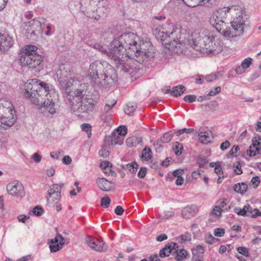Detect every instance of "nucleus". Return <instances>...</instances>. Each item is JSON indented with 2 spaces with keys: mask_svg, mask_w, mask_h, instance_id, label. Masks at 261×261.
<instances>
[{
  "mask_svg": "<svg viewBox=\"0 0 261 261\" xmlns=\"http://www.w3.org/2000/svg\"><path fill=\"white\" fill-rule=\"evenodd\" d=\"M94 47L110 59L118 70L124 72H132L133 70L130 64V57L141 64L154 57L151 43L132 32L114 38L110 43L108 50L106 46L100 44H95Z\"/></svg>",
  "mask_w": 261,
  "mask_h": 261,
  "instance_id": "1",
  "label": "nucleus"
},
{
  "mask_svg": "<svg viewBox=\"0 0 261 261\" xmlns=\"http://www.w3.org/2000/svg\"><path fill=\"white\" fill-rule=\"evenodd\" d=\"M171 31H159L158 39L170 51L174 54L184 53L191 49L210 55L219 54L223 50L224 43L221 39L217 38L207 30H196L190 37L188 34H182L180 29L170 25Z\"/></svg>",
  "mask_w": 261,
  "mask_h": 261,
  "instance_id": "2",
  "label": "nucleus"
},
{
  "mask_svg": "<svg viewBox=\"0 0 261 261\" xmlns=\"http://www.w3.org/2000/svg\"><path fill=\"white\" fill-rule=\"evenodd\" d=\"M23 93L35 105L45 108L51 114L56 113L57 93L51 85L36 79L29 80L24 84Z\"/></svg>",
  "mask_w": 261,
  "mask_h": 261,
  "instance_id": "3",
  "label": "nucleus"
},
{
  "mask_svg": "<svg viewBox=\"0 0 261 261\" xmlns=\"http://www.w3.org/2000/svg\"><path fill=\"white\" fill-rule=\"evenodd\" d=\"M82 80L95 88L111 86L117 81V74L107 62L96 61L90 64L88 74Z\"/></svg>",
  "mask_w": 261,
  "mask_h": 261,
  "instance_id": "4",
  "label": "nucleus"
},
{
  "mask_svg": "<svg viewBox=\"0 0 261 261\" xmlns=\"http://www.w3.org/2000/svg\"><path fill=\"white\" fill-rule=\"evenodd\" d=\"M247 16L241 10L239 14H237V17L231 22V26L225 27L220 32L224 37L229 40L238 38L243 35L245 27L247 25Z\"/></svg>",
  "mask_w": 261,
  "mask_h": 261,
  "instance_id": "5",
  "label": "nucleus"
},
{
  "mask_svg": "<svg viewBox=\"0 0 261 261\" xmlns=\"http://www.w3.org/2000/svg\"><path fill=\"white\" fill-rule=\"evenodd\" d=\"M12 104L8 100H2L0 101V128L7 129L12 126L15 119L13 116L10 118L4 116V113L7 111L12 115Z\"/></svg>",
  "mask_w": 261,
  "mask_h": 261,
  "instance_id": "6",
  "label": "nucleus"
},
{
  "mask_svg": "<svg viewBox=\"0 0 261 261\" xmlns=\"http://www.w3.org/2000/svg\"><path fill=\"white\" fill-rule=\"evenodd\" d=\"M82 81V78L73 77L70 79H65L63 80V82L59 81V82L64 89L65 92L68 96L67 98L70 99L71 96L72 95V91L75 90L77 85H80Z\"/></svg>",
  "mask_w": 261,
  "mask_h": 261,
  "instance_id": "7",
  "label": "nucleus"
},
{
  "mask_svg": "<svg viewBox=\"0 0 261 261\" xmlns=\"http://www.w3.org/2000/svg\"><path fill=\"white\" fill-rule=\"evenodd\" d=\"M19 61L22 66H28L30 68H35L39 65L42 61L40 55H24L19 56Z\"/></svg>",
  "mask_w": 261,
  "mask_h": 261,
  "instance_id": "8",
  "label": "nucleus"
},
{
  "mask_svg": "<svg viewBox=\"0 0 261 261\" xmlns=\"http://www.w3.org/2000/svg\"><path fill=\"white\" fill-rule=\"evenodd\" d=\"M64 186L63 183L53 184L48 191V197L47 198L48 202L55 204L58 202L61 198V188Z\"/></svg>",
  "mask_w": 261,
  "mask_h": 261,
  "instance_id": "9",
  "label": "nucleus"
},
{
  "mask_svg": "<svg viewBox=\"0 0 261 261\" xmlns=\"http://www.w3.org/2000/svg\"><path fill=\"white\" fill-rule=\"evenodd\" d=\"M97 102L96 99L86 95L85 98L82 100L81 104L77 110L80 113H89L93 110Z\"/></svg>",
  "mask_w": 261,
  "mask_h": 261,
  "instance_id": "10",
  "label": "nucleus"
},
{
  "mask_svg": "<svg viewBox=\"0 0 261 261\" xmlns=\"http://www.w3.org/2000/svg\"><path fill=\"white\" fill-rule=\"evenodd\" d=\"M8 193L13 196L22 198L25 195L24 188L20 182H13L9 183L7 186Z\"/></svg>",
  "mask_w": 261,
  "mask_h": 261,
  "instance_id": "11",
  "label": "nucleus"
},
{
  "mask_svg": "<svg viewBox=\"0 0 261 261\" xmlns=\"http://www.w3.org/2000/svg\"><path fill=\"white\" fill-rule=\"evenodd\" d=\"M210 22L219 33L225 27L226 22L220 17V9L213 13L210 18Z\"/></svg>",
  "mask_w": 261,
  "mask_h": 261,
  "instance_id": "12",
  "label": "nucleus"
},
{
  "mask_svg": "<svg viewBox=\"0 0 261 261\" xmlns=\"http://www.w3.org/2000/svg\"><path fill=\"white\" fill-rule=\"evenodd\" d=\"M87 245L93 250L97 251H105L107 249L106 243L99 240H95L94 238L88 237L86 239Z\"/></svg>",
  "mask_w": 261,
  "mask_h": 261,
  "instance_id": "13",
  "label": "nucleus"
},
{
  "mask_svg": "<svg viewBox=\"0 0 261 261\" xmlns=\"http://www.w3.org/2000/svg\"><path fill=\"white\" fill-rule=\"evenodd\" d=\"M44 24L45 22L43 19H42V21L38 19H33L30 21V28L28 29V30L31 31V36H36L38 34H42Z\"/></svg>",
  "mask_w": 261,
  "mask_h": 261,
  "instance_id": "14",
  "label": "nucleus"
},
{
  "mask_svg": "<svg viewBox=\"0 0 261 261\" xmlns=\"http://www.w3.org/2000/svg\"><path fill=\"white\" fill-rule=\"evenodd\" d=\"M89 85V82H86V81L81 82L80 85H77L76 88L74 90V91H72V95L71 96V99L69 100H71L75 98H77V100L82 99L85 95L84 91L87 90Z\"/></svg>",
  "mask_w": 261,
  "mask_h": 261,
  "instance_id": "15",
  "label": "nucleus"
},
{
  "mask_svg": "<svg viewBox=\"0 0 261 261\" xmlns=\"http://www.w3.org/2000/svg\"><path fill=\"white\" fill-rule=\"evenodd\" d=\"M64 238L60 234H58L49 241V248L51 252H56L61 249L64 245Z\"/></svg>",
  "mask_w": 261,
  "mask_h": 261,
  "instance_id": "16",
  "label": "nucleus"
},
{
  "mask_svg": "<svg viewBox=\"0 0 261 261\" xmlns=\"http://www.w3.org/2000/svg\"><path fill=\"white\" fill-rule=\"evenodd\" d=\"M71 70L70 66L67 63H63L60 65L56 72V75L58 81L63 82V80L67 77L70 74Z\"/></svg>",
  "mask_w": 261,
  "mask_h": 261,
  "instance_id": "17",
  "label": "nucleus"
},
{
  "mask_svg": "<svg viewBox=\"0 0 261 261\" xmlns=\"http://www.w3.org/2000/svg\"><path fill=\"white\" fill-rule=\"evenodd\" d=\"M13 44L12 38L7 34L0 33V50L5 51Z\"/></svg>",
  "mask_w": 261,
  "mask_h": 261,
  "instance_id": "18",
  "label": "nucleus"
},
{
  "mask_svg": "<svg viewBox=\"0 0 261 261\" xmlns=\"http://www.w3.org/2000/svg\"><path fill=\"white\" fill-rule=\"evenodd\" d=\"M184 3L190 7L201 6L209 7L216 0H182Z\"/></svg>",
  "mask_w": 261,
  "mask_h": 261,
  "instance_id": "19",
  "label": "nucleus"
},
{
  "mask_svg": "<svg viewBox=\"0 0 261 261\" xmlns=\"http://www.w3.org/2000/svg\"><path fill=\"white\" fill-rule=\"evenodd\" d=\"M175 247H177V244L170 242L167 244L160 251L159 255L161 257L168 256L170 254L173 255V252H175Z\"/></svg>",
  "mask_w": 261,
  "mask_h": 261,
  "instance_id": "20",
  "label": "nucleus"
},
{
  "mask_svg": "<svg viewBox=\"0 0 261 261\" xmlns=\"http://www.w3.org/2000/svg\"><path fill=\"white\" fill-rule=\"evenodd\" d=\"M176 251L173 252L175 259L176 261H184L188 257L189 253L188 251L185 249H179L178 245L177 244V247H175Z\"/></svg>",
  "mask_w": 261,
  "mask_h": 261,
  "instance_id": "21",
  "label": "nucleus"
},
{
  "mask_svg": "<svg viewBox=\"0 0 261 261\" xmlns=\"http://www.w3.org/2000/svg\"><path fill=\"white\" fill-rule=\"evenodd\" d=\"M37 47L33 45H27L21 49L19 56L24 55H39L37 54Z\"/></svg>",
  "mask_w": 261,
  "mask_h": 261,
  "instance_id": "22",
  "label": "nucleus"
},
{
  "mask_svg": "<svg viewBox=\"0 0 261 261\" xmlns=\"http://www.w3.org/2000/svg\"><path fill=\"white\" fill-rule=\"evenodd\" d=\"M98 187L103 191H109L113 189L111 182L108 181L103 178H99L96 180Z\"/></svg>",
  "mask_w": 261,
  "mask_h": 261,
  "instance_id": "23",
  "label": "nucleus"
},
{
  "mask_svg": "<svg viewBox=\"0 0 261 261\" xmlns=\"http://www.w3.org/2000/svg\"><path fill=\"white\" fill-rule=\"evenodd\" d=\"M196 207L195 206H187L181 211L182 217L185 219H190L196 214Z\"/></svg>",
  "mask_w": 261,
  "mask_h": 261,
  "instance_id": "24",
  "label": "nucleus"
},
{
  "mask_svg": "<svg viewBox=\"0 0 261 261\" xmlns=\"http://www.w3.org/2000/svg\"><path fill=\"white\" fill-rule=\"evenodd\" d=\"M198 137L201 143L204 144H207L211 141V139H212V134L210 131L200 132L198 134Z\"/></svg>",
  "mask_w": 261,
  "mask_h": 261,
  "instance_id": "25",
  "label": "nucleus"
},
{
  "mask_svg": "<svg viewBox=\"0 0 261 261\" xmlns=\"http://www.w3.org/2000/svg\"><path fill=\"white\" fill-rule=\"evenodd\" d=\"M118 134V132H113L112 136L109 137V141L111 140V144L112 145H121L123 143L124 138L123 136H120Z\"/></svg>",
  "mask_w": 261,
  "mask_h": 261,
  "instance_id": "26",
  "label": "nucleus"
},
{
  "mask_svg": "<svg viewBox=\"0 0 261 261\" xmlns=\"http://www.w3.org/2000/svg\"><path fill=\"white\" fill-rule=\"evenodd\" d=\"M143 139L142 137L133 136L128 138L126 141V144L128 147H133L139 144L142 145Z\"/></svg>",
  "mask_w": 261,
  "mask_h": 261,
  "instance_id": "27",
  "label": "nucleus"
},
{
  "mask_svg": "<svg viewBox=\"0 0 261 261\" xmlns=\"http://www.w3.org/2000/svg\"><path fill=\"white\" fill-rule=\"evenodd\" d=\"M242 11V12H244V9L238 6H231L230 7H224L221 10L224 13V14H226V13H230L232 14H239V12L240 11ZM237 17V15H236V18Z\"/></svg>",
  "mask_w": 261,
  "mask_h": 261,
  "instance_id": "28",
  "label": "nucleus"
},
{
  "mask_svg": "<svg viewBox=\"0 0 261 261\" xmlns=\"http://www.w3.org/2000/svg\"><path fill=\"white\" fill-rule=\"evenodd\" d=\"M233 189L238 193L244 194L248 189V186L245 182L238 183L234 185Z\"/></svg>",
  "mask_w": 261,
  "mask_h": 261,
  "instance_id": "29",
  "label": "nucleus"
},
{
  "mask_svg": "<svg viewBox=\"0 0 261 261\" xmlns=\"http://www.w3.org/2000/svg\"><path fill=\"white\" fill-rule=\"evenodd\" d=\"M186 90V87L183 85H178L173 87L171 95L177 97L180 96Z\"/></svg>",
  "mask_w": 261,
  "mask_h": 261,
  "instance_id": "30",
  "label": "nucleus"
},
{
  "mask_svg": "<svg viewBox=\"0 0 261 261\" xmlns=\"http://www.w3.org/2000/svg\"><path fill=\"white\" fill-rule=\"evenodd\" d=\"M174 134V130L165 133L160 138L161 142L163 143L169 142L172 140Z\"/></svg>",
  "mask_w": 261,
  "mask_h": 261,
  "instance_id": "31",
  "label": "nucleus"
},
{
  "mask_svg": "<svg viewBox=\"0 0 261 261\" xmlns=\"http://www.w3.org/2000/svg\"><path fill=\"white\" fill-rule=\"evenodd\" d=\"M123 169L126 168L132 173H136L138 168V165L136 162H133L131 163L127 164L125 165H123Z\"/></svg>",
  "mask_w": 261,
  "mask_h": 261,
  "instance_id": "32",
  "label": "nucleus"
},
{
  "mask_svg": "<svg viewBox=\"0 0 261 261\" xmlns=\"http://www.w3.org/2000/svg\"><path fill=\"white\" fill-rule=\"evenodd\" d=\"M142 159L145 161H149L152 157V151L150 148L145 147L143 150Z\"/></svg>",
  "mask_w": 261,
  "mask_h": 261,
  "instance_id": "33",
  "label": "nucleus"
},
{
  "mask_svg": "<svg viewBox=\"0 0 261 261\" xmlns=\"http://www.w3.org/2000/svg\"><path fill=\"white\" fill-rule=\"evenodd\" d=\"M227 203L228 200L227 199H223L220 200L219 205L218 206L220 207L222 212L228 211L230 209V206H227Z\"/></svg>",
  "mask_w": 261,
  "mask_h": 261,
  "instance_id": "34",
  "label": "nucleus"
},
{
  "mask_svg": "<svg viewBox=\"0 0 261 261\" xmlns=\"http://www.w3.org/2000/svg\"><path fill=\"white\" fill-rule=\"evenodd\" d=\"M259 150H260L258 148H256L254 145L253 146L252 145H251L249 149L247 150V154L249 156H254L259 153Z\"/></svg>",
  "mask_w": 261,
  "mask_h": 261,
  "instance_id": "35",
  "label": "nucleus"
},
{
  "mask_svg": "<svg viewBox=\"0 0 261 261\" xmlns=\"http://www.w3.org/2000/svg\"><path fill=\"white\" fill-rule=\"evenodd\" d=\"M183 146L181 144L176 142L173 147V150L176 155H180L182 153Z\"/></svg>",
  "mask_w": 261,
  "mask_h": 261,
  "instance_id": "36",
  "label": "nucleus"
},
{
  "mask_svg": "<svg viewBox=\"0 0 261 261\" xmlns=\"http://www.w3.org/2000/svg\"><path fill=\"white\" fill-rule=\"evenodd\" d=\"M194 132V129L193 128H184L179 130L174 129V132L176 134L177 136H180L184 133L186 134H191Z\"/></svg>",
  "mask_w": 261,
  "mask_h": 261,
  "instance_id": "37",
  "label": "nucleus"
},
{
  "mask_svg": "<svg viewBox=\"0 0 261 261\" xmlns=\"http://www.w3.org/2000/svg\"><path fill=\"white\" fill-rule=\"evenodd\" d=\"M127 127L124 125L119 126L117 129L114 132H118V134H119V135L120 136L124 137L127 134Z\"/></svg>",
  "mask_w": 261,
  "mask_h": 261,
  "instance_id": "38",
  "label": "nucleus"
},
{
  "mask_svg": "<svg viewBox=\"0 0 261 261\" xmlns=\"http://www.w3.org/2000/svg\"><path fill=\"white\" fill-rule=\"evenodd\" d=\"M253 146H255L256 148H258L259 150H261V137L259 136L255 137L252 139Z\"/></svg>",
  "mask_w": 261,
  "mask_h": 261,
  "instance_id": "39",
  "label": "nucleus"
},
{
  "mask_svg": "<svg viewBox=\"0 0 261 261\" xmlns=\"http://www.w3.org/2000/svg\"><path fill=\"white\" fill-rule=\"evenodd\" d=\"M81 128L83 131L87 133L88 138H90L91 135V125L88 123H84L81 125Z\"/></svg>",
  "mask_w": 261,
  "mask_h": 261,
  "instance_id": "40",
  "label": "nucleus"
},
{
  "mask_svg": "<svg viewBox=\"0 0 261 261\" xmlns=\"http://www.w3.org/2000/svg\"><path fill=\"white\" fill-rule=\"evenodd\" d=\"M234 212L239 216H242L244 217L248 216V215L246 214V210L245 209V206H244L243 208L236 207L233 209Z\"/></svg>",
  "mask_w": 261,
  "mask_h": 261,
  "instance_id": "41",
  "label": "nucleus"
},
{
  "mask_svg": "<svg viewBox=\"0 0 261 261\" xmlns=\"http://www.w3.org/2000/svg\"><path fill=\"white\" fill-rule=\"evenodd\" d=\"M137 106L136 105H127L124 109L125 113L127 115H131L136 110Z\"/></svg>",
  "mask_w": 261,
  "mask_h": 261,
  "instance_id": "42",
  "label": "nucleus"
},
{
  "mask_svg": "<svg viewBox=\"0 0 261 261\" xmlns=\"http://www.w3.org/2000/svg\"><path fill=\"white\" fill-rule=\"evenodd\" d=\"M100 156L107 158L109 155V151L106 146H102L98 153Z\"/></svg>",
  "mask_w": 261,
  "mask_h": 261,
  "instance_id": "43",
  "label": "nucleus"
},
{
  "mask_svg": "<svg viewBox=\"0 0 261 261\" xmlns=\"http://www.w3.org/2000/svg\"><path fill=\"white\" fill-rule=\"evenodd\" d=\"M111 199L108 196H106L101 199V205L105 208L110 205Z\"/></svg>",
  "mask_w": 261,
  "mask_h": 261,
  "instance_id": "44",
  "label": "nucleus"
},
{
  "mask_svg": "<svg viewBox=\"0 0 261 261\" xmlns=\"http://www.w3.org/2000/svg\"><path fill=\"white\" fill-rule=\"evenodd\" d=\"M252 64V59L251 58H247L245 59H244L241 65L246 69L249 67V66Z\"/></svg>",
  "mask_w": 261,
  "mask_h": 261,
  "instance_id": "45",
  "label": "nucleus"
},
{
  "mask_svg": "<svg viewBox=\"0 0 261 261\" xmlns=\"http://www.w3.org/2000/svg\"><path fill=\"white\" fill-rule=\"evenodd\" d=\"M225 230L223 228H218L214 229V234L216 237H221L224 236Z\"/></svg>",
  "mask_w": 261,
  "mask_h": 261,
  "instance_id": "46",
  "label": "nucleus"
},
{
  "mask_svg": "<svg viewBox=\"0 0 261 261\" xmlns=\"http://www.w3.org/2000/svg\"><path fill=\"white\" fill-rule=\"evenodd\" d=\"M33 213L36 216H41L43 213V210L40 206L37 205L33 208Z\"/></svg>",
  "mask_w": 261,
  "mask_h": 261,
  "instance_id": "47",
  "label": "nucleus"
},
{
  "mask_svg": "<svg viewBox=\"0 0 261 261\" xmlns=\"http://www.w3.org/2000/svg\"><path fill=\"white\" fill-rule=\"evenodd\" d=\"M237 250L240 254L245 256H249V251L246 247H239L237 248Z\"/></svg>",
  "mask_w": 261,
  "mask_h": 261,
  "instance_id": "48",
  "label": "nucleus"
},
{
  "mask_svg": "<svg viewBox=\"0 0 261 261\" xmlns=\"http://www.w3.org/2000/svg\"><path fill=\"white\" fill-rule=\"evenodd\" d=\"M196 98V96L194 95H187L184 97V100L186 102L191 103L195 101Z\"/></svg>",
  "mask_w": 261,
  "mask_h": 261,
  "instance_id": "49",
  "label": "nucleus"
},
{
  "mask_svg": "<svg viewBox=\"0 0 261 261\" xmlns=\"http://www.w3.org/2000/svg\"><path fill=\"white\" fill-rule=\"evenodd\" d=\"M197 162L199 165L200 167H202L206 165L208 161L206 157L200 156L198 158L197 160Z\"/></svg>",
  "mask_w": 261,
  "mask_h": 261,
  "instance_id": "50",
  "label": "nucleus"
},
{
  "mask_svg": "<svg viewBox=\"0 0 261 261\" xmlns=\"http://www.w3.org/2000/svg\"><path fill=\"white\" fill-rule=\"evenodd\" d=\"M147 172V169L146 167H142L140 168V170L139 171L138 173V176L140 178H144Z\"/></svg>",
  "mask_w": 261,
  "mask_h": 261,
  "instance_id": "51",
  "label": "nucleus"
},
{
  "mask_svg": "<svg viewBox=\"0 0 261 261\" xmlns=\"http://www.w3.org/2000/svg\"><path fill=\"white\" fill-rule=\"evenodd\" d=\"M234 172L237 175H240L243 173V171L241 169V165L240 163L238 162L237 165L233 166Z\"/></svg>",
  "mask_w": 261,
  "mask_h": 261,
  "instance_id": "52",
  "label": "nucleus"
},
{
  "mask_svg": "<svg viewBox=\"0 0 261 261\" xmlns=\"http://www.w3.org/2000/svg\"><path fill=\"white\" fill-rule=\"evenodd\" d=\"M222 211L220 209V207L218 205L215 206L212 212V215L215 216H220L221 214Z\"/></svg>",
  "mask_w": 261,
  "mask_h": 261,
  "instance_id": "53",
  "label": "nucleus"
},
{
  "mask_svg": "<svg viewBox=\"0 0 261 261\" xmlns=\"http://www.w3.org/2000/svg\"><path fill=\"white\" fill-rule=\"evenodd\" d=\"M179 237L181 238V241L184 242L190 241L191 239V234L188 232H186Z\"/></svg>",
  "mask_w": 261,
  "mask_h": 261,
  "instance_id": "54",
  "label": "nucleus"
},
{
  "mask_svg": "<svg viewBox=\"0 0 261 261\" xmlns=\"http://www.w3.org/2000/svg\"><path fill=\"white\" fill-rule=\"evenodd\" d=\"M251 182L252 185L253 186V187L254 188H256L260 182V179L259 177L257 176L253 177L251 180Z\"/></svg>",
  "mask_w": 261,
  "mask_h": 261,
  "instance_id": "55",
  "label": "nucleus"
},
{
  "mask_svg": "<svg viewBox=\"0 0 261 261\" xmlns=\"http://www.w3.org/2000/svg\"><path fill=\"white\" fill-rule=\"evenodd\" d=\"M184 173V170L181 169H176L173 172V175L174 177L178 178L181 177Z\"/></svg>",
  "mask_w": 261,
  "mask_h": 261,
  "instance_id": "56",
  "label": "nucleus"
},
{
  "mask_svg": "<svg viewBox=\"0 0 261 261\" xmlns=\"http://www.w3.org/2000/svg\"><path fill=\"white\" fill-rule=\"evenodd\" d=\"M100 167L103 170H106L108 168H111L112 165H110V163L108 161H103L100 164Z\"/></svg>",
  "mask_w": 261,
  "mask_h": 261,
  "instance_id": "57",
  "label": "nucleus"
},
{
  "mask_svg": "<svg viewBox=\"0 0 261 261\" xmlns=\"http://www.w3.org/2000/svg\"><path fill=\"white\" fill-rule=\"evenodd\" d=\"M174 214L173 211L165 212L162 216V219H167L172 217Z\"/></svg>",
  "mask_w": 261,
  "mask_h": 261,
  "instance_id": "58",
  "label": "nucleus"
},
{
  "mask_svg": "<svg viewBox=\"0 0 261 261\" xmlns=\"http://www.w3.org/2000/svg\"><path fill=\"white\" fill-rule=\"evenodd\" d=\"M239 150L240 147L239 146L234 145L232 146L231 149L229 151L228 154L229 156L233 155Z\"/></svg>",
  "mask_w": 261,
  "mask_h": 261,
  "instance_id": "59",
  "label": "nucleus"
},
{
  "mask_svg": "<svg viewBox=\"0 0 261 261\" xmlns=\"http://www.w3.org/2000/svg\"><path fill=\"white\" fill-rule=\"evenodd\" d=\"M205 250L204 247L202 245H197L196 246V249L193 250V252H194L195 254L198 253L199 254H202L204 253Z\"/></svg>",
  "mask_w": 261,
  "mask_h": 261,
  "instance_id": "60",
  "label": "nucleus"
},
{
  "mask_svg": "<svg viewBox=\"0 0 261 261\" xmlns=\"http://www.w3.org/2000/svg\"><path fill=\"white\" fill-rule=\"evenodd\" d=\"M202 172L203 171L202 170L198 169L197 171L193 172L192 173V177L194 179H197L201 176Z\"/></svg>",
  "mask_w": 261,
  "mask_h": 261,
  "instance_id": "61",
  "label": "nucleus"
},
{
  "mask_svg": "<svg viewBox=\"0 0 261 261\" xmlns=\"http://www.w3.org/2000/svg\"><path fill=\"white\" fill-rule=\"evenodd\" d=\"M160 140H158L156 142L153 143V145L155 148V150L159 152L161 151L162 146L160 143Z\"/></svg>",
  "mask_w": 261,
  "mask_h": 261,
  "instance_id": "62",
  "label": "nucleus"
},
{
  "mask_svg": "<svg viewBox=\"0 0 261 261\" xmlns=\"http://www.w3.org/2000/svg\"><path fill=\"white\" fill-rule=\"evenodd\" d=\"M221 91V87L218 86V87H217L214 91L213 90H211L209 93H208V95L209 96H215L217 94L220 93Z\"/></svg>",
  "mask_w": 261,
  "mask_h": 261,
  "instance_id": "63",
  "label": "nucleus"
},
{
  "mask_svg": "<svg viewBox=\"0 0 261 261\" xmlns=\"http://www.w3.org/2000/svg\"><path fill=\"white\" fill-rule=\"evenodd\" d=\"M193 257L192 261H203V257L201 255H197L194 252H193Z\"/></svg>",
  "mask_w": 261,
  "mask_h": 261,
  "instance_id": "64",
  "label": "nucleus"
}]
</instances>
